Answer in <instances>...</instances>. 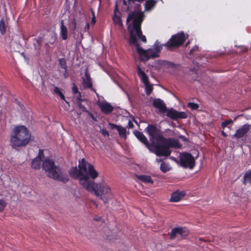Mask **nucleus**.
Here are the masks:
<instances>
[{"label": "nucleus", "instance_id": "f257e3e1", "mask_svg": "<svg viewBox=\"0 0 251 251\" xmlns=\"http://www.w3.org/2000/svg\"><path fill=\"white\" fill-rule=\"evenodd\" d=\"M145 132L148 135L151 143L142 132L135 130L134 134L151 152L157 156L168 157L172 152L171 148H179L180 146L177 140L164 137L163 132L154 125L149 124L145 129Z\"/></svg>", "mask_w": 251, "mask_h": 251}, {"label": "nucleus", "instance_id": "f03ea898", "mask_svg": "<svg viewBox=\"0 0 251 251\" xmlns=\"http://www.w3.org/2000/svg\"><path fill=\"white\" fill-rule=\"evenodd\" d=\"M144 15L141 12L130 11L128 14L126 23L130 36L129 43L136 47L140 59L143 61H147L151 58H153L151 49L147 50L143 49L140 47L137 38L138 37L143 43L147 42L146 37L143 35L141 30V25L144 20Z\"/></svg>", "mask_w": 251, "mask_h": 251}, {"label": "nucleus", "instance_id": "7ed1b4c3", "mask_svg": "<svg viewBox=\"0 0 251 251\" xmlns=\"http://www.w3.org/2000/svg\"><path fill=\"white\" fill-rule=\"evenodd\" d=\"M31 137L30 132L25 126H17L11 133L10 143L13 148L25 147L29 143Z\"/></svg>", "mask_w": 251, "mask_h": 251}, {"label": "nucleus", "instance_id": "20e7f679", "mask_svg": "<svg viewBox=\"0 0 251 251\" xmlns=\"http://www.w3.org/2000/svg\"><path fill=\"white\" fill-rule=\"evenodd\" d=\"M42 168L49 177L55 180L66 183L69 180L67 173L59 166H56L52 159L46 158L43 162Z\"/></svg>", "mask_w": 251, "mask_h": 251}, {"label": "nucleus", "instance_id": "39448f33", "mask_svg": "<svg viewBox=\"0 0 251 251\" xmlns=\"http://www.w3.org/2000/svg\"><path fill=\"white\" fill-rule=\"evenodd\" d=\"M84 188L90 192H94L96 196L100 197L105 203L113 198L110 187L104 182L97 183L90 179Z\"/></svg>", "mask_w": 251, "mask_h": 251}, {"label": "nucleus", "instance_id": "423d86ee", "mask_svg": "<svg viewBox=\"0 0 251 251\" xmlns=\"http://www.w3.org/2000/svg\"><path fill=\"white\" fill-rule=\"evenodd\" d=\"M84 188L90 192H94L96 196L100 197L105 203L113 198L110 187L104 182L97 183L90 179Z\"/></svg>", "mask_w": 251, "mask_h": 251}, {"label": "nucleus", "instance_id": "0eeeda50", "mask_svg": "<svg viewBox=\"0 0 251 251\" xmlns=\"http://www.w3.org/2000/svg\"><path fill=\"white\" fill-rule=\"evenodd\" d=\"M84 188L90 192H94L96 196L100 197L105 203L113 198L110 187L104 182L97 183L90 179Z\"/></svg>", "mask_w": 251, "mask_h": 251}, {"label": "nucleus", "instance_id": "6e6552de", "mask_svg": "<svg viewBox=\"0 0 251 251\" xmlns=\"http://www.w3.org/2000/svg\"><path fill=\"white\" fill-rule=\"evenodd\" d=\"M188 35L183 31H181L171 36L167 42L163 44L168 50L174 51L176 49L181 46L188 38Z\"/></svg>", "mask_w": 251, "mask_h": 251}, {"label": "nucleus", "instance_id": "1a4fd4ad", "mask_svg": "<svg viewBox=\"0 0 251 251\" xmlns=\"http://www.w3.org/2000/svg\"><path fill=\"white\" fill-rule=\"evenodd\" d=\"M78 168L83 171L84 175H87L89 177V179H93L97 178L99 176V173L95 169L94 166L87 161L84 158H82L79 161Z\"/></svg>", "mask_w": 251, "mask_h": 251}, {"label": "nucleus", "instance_id": "9d476101", "mask_svg": "<svg viewBox=\"0 0 251 251\" xmlns=\"http://www.w3.org/2000/svg\"><path fill=\"white\" fill-rule=\"evenodd\" d=\"M83 172L82 170L79 168L77 169V168L75 167H72L69 173L72 177L78 179L79 184L84 188L90 179L88 175H84Z\"/></svg>", "mask_w": 251, "mask_h": 251}, {"label": "nucleus", "instance_id": "9b49d317", "mask_svg": "<svg viewBox=\"0 0 251 251\" xmlns=\"http://www.w3.org/2000/svg\"><path fill=\"white\" fill-rule=\"evenodd\" d=\"M180 165L184 168H189L190 169H193L195 166V160L194 157L190 153L185 152L180 155Z\"/></svg>", "mask_w": 251, "mask_h": 251}, {"label": "nucleus", "instance_id": "f8f14e48", "mask_svg": "<svg viewBox=\"0 0 251 251\" xmlns=\"http://www.w3.org/2000/svg\"><path fill=\"white\" fill-rule=\"evenodd\" d=\"M188 234L189 231L186 228L180 227H175L172 229L169 234L170 239L172 240L177 237L178 240H181L186 238Z\"/></svg>", "mask_w": 251, "mask_h": 251}, {"label": "nucleus", "instance_id": "ddd939ff", "mask_svg": "<svg viewBox=\"0 0 251 251\" xmlns=\"http://www.w3.org/2000/svg\"><path fill=\"white\" fill-rule=\"evenodd\" d=\"M167 116L173 120L186 119L187 117V114L185 112H178L173 108L169 110L167 109Z\"/></svg>", "mask_w": 251, "mask_h": 251}, {"label": "nucleus", "instance_id": "4468645a", "mask_svg": "<svg viewBox=\"0 0 251 251\" xmlns=\"http://www.w3.org/2000/svg\"><path fill=\"white\" fill-rule=\"evenodd\" d=\"M251 125L249 124H245L240 127L234 135H232V138H235L236 139H239L245 136L251 129Z\"/></svg>", "mask_w": 251, "mask_h": 251}, {"label": "nucleus", "instance_id": "2eb2a0df", "mask_svg": "<svg viewBox=\"0 0 251 251\" xmlns=\"http://www.w3.org/2000/svg\"><path fill=\"white\" fill-rule=\"evenodd\" d=\"M152 104L161 113H164L167 111V108L163 100L160 99H155L153 101Z\"/></svg>", "mask_w": 251, "mask_h": 251}, {"label": "nucleus", "instance_id": "dca6fc26", "mask_svg": "<svg viewBox=\"0 0 251 251\" xmlns=\"http://www.w3.org/2000/svg\"><path fill=\"white\" fill-rule=\"evenodd\" d=\"M99 106L100 108L101 111L105 115L110 114L114 109L113 106L107 102L100 103Z\"/></svg>", "mask_w": 251, "mask_h": 251}, {"label": "nucleus", "instance_id": "f3484780", "mask_svg": "<svg viewBox=\"0 0 251 251\" xmlns=\"http://www.w3.org/2000/svg\"><path fill=\"white\" fill-rule=\"evenodd\" d=\"M111 129H116L118 131L119 136L124 138H126V129L125 127H122L121 126L117 125L114 124H109Z\"/></svg>", "mask_w": 251, "mask_h": 251}, {"label": "nucleus", "instance_id": "a211bd4d", "mask_svg": "<svg viewBox=\"0 0 251 251\" xmlns=\"http://www.w3.org/2000/svg\"><path fill=\"white\" fill-rule=\"evenodd\" d=\"M185 195L184 191H176L172 193L170 201L171 202L179 201Z\"/></svg>", "mask_w": 251, "mask_h": 251}, {"label": "nucleus", "instance_id": "6ab92c4d", "mask_svg": "<svg viewBox=\"0 0 251 251\" xmlns=\"http://www.w3.org/2000/svg\"><path fill=\"white\" fill-rule=\"evenodd\" d=\"M60 36L63 40H66L68 38V28L64 25V22L63 20L60 21Z\"/></svg>", "mask_w": 251, "mask_h": 251}, {"label": "nucleus", "instance_id": "aec40b11", "mask_svg": "<svg viewBox=\"0 0 251 251\" xmlns=\"http://www.w3.org/2000/svg\"><path fill=\"white\" fill-rule=\"evenodd\" d=\"M86 78H83V86L85 89L93 88L92 78L87 72L85 73Z\"/></svg>", "mask_w": 251, "mask_h": 251}, {"label": "nucleus", "instance_id": "412c9836", "mask_svg": "<svg viewBox=\"0 0 251 251\" xmlns=\"http://www.w3.org/2000/svg\"><path fill=\"white\" fill-rule=\"evenodd\" d=\"M137 74L140 77L141 81L144 84H146L149 82V77L142 70L141 68L138 66L137 68Z\"/></svg>", "mask_w": 251, "mask_h": 251}, {"label": "nucleus", "instance_id": "4be33fe9", "mask_svg": "<svg viewBox=\"0 0 251 251\" xmlns=\"http://www.w3.org/2000/svg\"><path fill=\"white\" fill-rule=\"evenodd\" d=\"M242 182L244 185L251 184V169L247 171L244 176Z\"/></svg>", "mask_w": 251, "mask_h": 251}, {"label": "nucleus", "instance_id": "5701e85b", "mask_svg": "<svg viewBox=\"0 0 251 251\" xmlns=\"http://www.w3.org/2000/svg\"><path fill=\"white\" fill-rule=\"evenodd\" d=\"M138 179L144 183H150L153 184V181L151 179V177L150 176L147 175H139L137 176Z\"/></svg>", "mask_w": 251, "mask_h": 251}, {"label": "nucleus", "instance_id": "b1692460", "mask_svg": "<svg viewBox=\"0 0 251 251\" xmlns=\"http://www.w3.org/2000/svg\"><path fill=\"white\" fill-rule=\"evenodd\" d=\"M156 1L153 0H147L145 3V8L147 11H150L155 6Z\"/></svg>", "mask_w": 251, "mask_h": 251}, {"label": "nucleus", "instance_id": "393cba45", "mask_svg": "<svg viewBox=\"0 0 251 251\" xmlns=\"http://www.w3.org/2000/svg\"><path fill=\"white\" fill-rule=\"evenodd\" d=\"M163 45H156L154 49H151L153 53V58L159 57V54L162 50Z\"/></svg>", "mask_w": 251, "mask_h": 251}, {"label": "nucleus", "instance_id": "a878e982", "mask_svg": "<svg viewBox=\"0 0 251 251\" xmlns=\"http://www.w3.org/2000/svg\"><path fill=\"white\" fill-rule=\"evenodd\" d=\"M42 161V160L35 157L32 161L31 167L35 169H40Z\"/></svg>", "mask_w": 251, "mask_h": 251}, {"label": "nucleus", "instance_id": "bb28decb", "mask_svg": "<svg viewBox=\"0 0 251 251\" xmlns=\"http://www.w3.org/2000/svg\"><path fill=\"white\" fill-rule=\"evenodd\" d=\"M6 25L3 19H1L0 21V34L3 35L6 32Z\"/></svg>", "mask_w": 251, "mask_h": 251}, {"label": "nucleus", "instance_id": "cd10ccee", "mask_svg": "<svg viewBox=\"0 0 251 251\" xmlns=\"http://www.w3.org/2000/svg\"><path fill=\"white\" fill-rule=\"evenodd\" d=\"M54 92L58 95L62 100H64L66 103H68V102L66 100L65 97L62 92L60 91V89L55 86L54 89Z\"/></svg>", "mask_w": 251, "mask_h": 251}, {"label": "nucleus", "instance_id": "c85d7f7f", "mask_svg": "<svg viewBox=\"0 0 251 251\" xmlns=\"http://www.w3.org/2000/svg\"><path fill=\"white\" fill-rule=\"evenodd\" d=\"M145 90L146 93L147 95L149 96L151 94L153 90V86L151 84H150V82L148 83L145 84Z\"/></svg>", "mask_w": 251, "mask_h": 251}, {"label": "nucleus", "instance_id": "c756f323", "mask_svg": "<svg viewBox=\"0 0 251 251\" xmlns=\"http://www.w3.org/2000/svg\"><path fill=\"white\" fill-rule=\"evenodd\" d=\"M113 20L115 24L119 25H123L122 21L120 16L115 14L113 17Z\"/></svg>", "mask_w": 251, "mask_h": 251}, {"label": "nucleus", "instance_id": "7c9ffc66", "mask_svg": "<svg viewBox=\"0 0 251 251\" xmlns=\"http://www.w3.org/2000/svg\"><path fill=\"white\" fill-rule=\"evenodd\" d=\"M160 170L163 173H166L170 171V168L169 165L165 162H162L160 165Z\"/></svg>", "mask_w": 251, "mask_h": 251}, {"label": "nucleus", "instance_id": "2f4dec72", "mask_svg": "<svg viewBox=\"0 0 251 251\" xmlns=\"http://www.w3.org/2000/svg\"><path fill=\"white\" fill-rule=\"evenodd\" d=\"M59 65L60 66V67L62 69H63L64 70H66V69L67 68L66 61L65 58H60L59 59Z\"/></svg>", "mask_w": 251, "mask_h": 251}, {"label": "nucleus", "instance_id": "473e14b6", "mask_svg": "<svg viewBox=\"0 0 251 251\" xmlns=\"http://www.w3.org/2000/svg\"><path fill=\"white\" fill-rule=\"evenodd\" d=\"M188 107L191 108L192 110H197L199 108V105L198 104L189 102L187 104Z\"/></svg>", "mask_w": 251, "mask_h": 251}, {"label": "nucleus", "instance_id": "72a5a7b5", "mask_svg": "<svg viewBox=\"0 0 251 251\" xmlns=\"http://www.w3.org/2000/svg\"><path fill=\"white\" fill-rule=\"evenodd\" d=\"M233 123V121L232 120H226L221 123V126L223 129H224L226 127H227L229 125H231Z\"/></svg>", "mask_w": 251, "mask_h": 251}, {"label": "nucleus", "instance_id": "f704fd0d", "mask_svg": "<svg viewBox=\"0 0 251 251\" xmlns=\"http://www.w3.org/2000/svg\"><path fill=\"white\" fill-rule=\"evenodd\" d=\"M6 202L3 199L0 200V212H2L5 206H6Z\"/></svg>", "mask_w": 251, "mask_h": 251}, {"label": "nucleus", "instance_id": "c9c22d12", "mask_svg": "<svg viewBox=\"0 0 251 251\" xmlns=\"http://www.w3.org/2000/svg\"><path fill=\"white\" fill-rule=\"evenodd\" d=\"M77 106L78 108L83 112H88V110H87L86 107L81 103V102H77Z\"/></svg>", "mask_w": 251, "mask_h": 251}, {"label": "nucleus", "instance_id": "e433bc0d", "mask_svg": "<svg viewBox=\"0 0 251 251\" xmlns=\"http://www.w3.org/2000/svg\"><path fill=\"white\" fill-rule=\"evenodd\" d=\"M44 157H45V156H44L43 150L42 149H40L39 151L38 154L36 157V158L42 160L44 158Z\"/></svg>", "mask_w": 251, "mask_h": 251}, {"label": "nucleus", "instance_id": "4c0bfd02", "mask_svg": "<svg viewBox=\"0 0 251 251\" xmlns=\"http://www.w3.org/2000/svg\"><path fill=\"white\" fill-rule=\"evenodd\" d=\"M199 47L196 45L190 50L189 54L190 55H193L195 52L198 51L199 50Z\"/></svg>", "mask_w": 251, "mask_h": 251}, {"label": "nucleus", "instance_id": "58836bf2", "mask_svg": "<svg viewBox=\"0 0 251 251\" xmlns=\"http://www.w3.org/2000/svg\"><path fill=\"white\" fill-rule=\"evenodd\" d=\"M72 92L74 94H79L80 92L78 91V88L75 83H73V86L72 87Z\"/></svg>", "mask_w": 251, "mask_h": 251}, {"label": "nucleus", "instance_id": "ea45409f", "mask_svg": "<svg viewBox=\"0 0 251 251\" xmlns=\"http://www.w3.org/2000/svg\"><path fill=\"white\" fill-rule=\"evenodd\" d=\"M89 116L91 118V119L95 122H96L97 121V118L96 117L94 116V114H93L91 112H90L89 111H88V112H87Z\"/></svg>", "mask_w": 251, "mask_h": 251}, {"label": "nucleus", "instance_id": "a19ab883", "mask_svg": "<svg viewBox=\"0 0 251 251\" xmlns=\"http://www.w3.org/2000/svg\"><path fill=\"white\" fill-rule=\"evenodd\" d=\"M101 133L105 136L109 135V132L106 129H102L101 130Z\"/></svg>", "mask_w": 251, "mask_h": 251}, {"label": "nucleus", "instance_id": "79ce46f5", "mask_svg": "<svg viewBox=\"0 0 251 251\" xmlns=\"http://www.w3.org/2000/svg\"><path fill=\"white\" fill-rule=\"evenodd\" d=\"M133 126L134 125L132 123V122L130 120H129L127 127H128V128H132V127H133Z\"/></svg>", "mask_w": 251, "mask_h": 251}, {"label": "nucleus", "instance_id": "37998d69", "mask_svg": "<svg viewBox=\"0 0 251 251\" xmlns=\"http://www.w3.org/2000/svg\"><path fill=\"white\" fill-rule=\"evenodd\" d=\"M63 75L64 77L65 78L68 77L69 73L67 71V68L66 69V70H64V73H63Z\"/></svg>", "mask_w": 251, "mask_h": 251}, {"label": "nucleus", "instance_id": "c03bdc74", "mask_svg": "<svg viewBox=\"0 0 251 251\" xmlns=\"http://www.w3.org/2000/svg\"><path fill=\"white\" fill-rule=\"evenodd\" d=\"M78 94V98H77L76 100H77V101L78 100V101H80V102H81V101H82V100H82V99H81V93H79V94Z\"/></svg>", "mask_w": 251, "mask_h": 251}, {"label": "nucleus", "instance_id": "a18cd8bd", "mask_svg": "<svg viewBox=\"0 0 251 251\" xmlns=\"http://www.w3.org/2000/svg\"><path fill=\"white\" fill-rule=\"evenodd\" d=\"M91 23L93 24H95L96 23V19L94 15L92 19Z\"/></svg>", "mask_w": 251, "mask_h": 251}, {"label": "nucleus", "instance_id": "49530a36", "mask_svg": "<svg viewBox=\"0 0 251 251\" xmlns=\"http://www.w3.org/2000/svg\"><path fill=\"white\" fill-rule=\"evenodd\" d=\"M73 30H75L76 28V23L75 21L73 22Z\"/></svg>", "mask_w": 251, "mask_h": 251}, {"label": "nucleus", "instance_id": "de8ad7c7", "mask_svg": "<svg viewBox=\"0 0 251 251\" xmlns=\"http://www.w3.org/2000/svg\"><path fill=\"white\" fill-rule=\"evenodd\" d=\"M221 134L224 136L225 137H226L227 136V135L225 132V131H224V130L223 131H222L221 132Z\"/></svg>", "mask_w": 251, "mask_h": 251}, {"label": "nucleus", "instance_id": "09e8293b", "mask_svg": "<svg viewBox=\"0 0 251 251\" xmlns=\"http://www.w3.org/2000/svg\"><path fill=\"white\" fill-rule=\"evenodd\" d=\"M100 218H101L100 217H97L95 218L94 219V220H95L96 221H98L100 219Z\"/></svg>", "mask_w": 251, "mask_h": 251}, {"label": "nucleus", "instance_id": "8fccbe9b", "mask_svg": "<svg viewBox=\"0 0 251 251\" xmlns=\"http://www.w3.org/2000/svg\"><path fill=\"white\" fill-rule=\"evenodd\" d=\"M128 1L129 3H131V2L133 3L135 1H137V0H128Z\"/></svg>", "mask_w": 251, "mask_h": 251}, {"label": "nucleus", "instance_id": "3c124183", "mask_svg": "<svg viewBox=\"0 0 251 251\" xmlns=\"http://www.w3.org/2000/svg\"><path fill=\"white\" fill-rule=\"evenodd\" d=\"M190 44V41H188L186 44V47H187Z\"/></svg>", "mask_w": 251, "mask_h": 251}, {"label": "nucleus", "instance_id": "603ef678", "mask_svg": "<svg viewBox=\"0 0 251 251\" xmlns=\"http://www.w3.org/2000/svg\"><path fill=\"white\" fill-rule=\"evenodd\" d=\"M156 160H157V161H158V162H160V161H162V160H161V159H157V158L156 159Z\"/></svg>", "mask_w": 251, "mask_h": 251}, {"label": "nucleus", "instance_id": "864d4df0", "mask_svg": "<svg viewBox=\"0 0 251 251\" xmlns=\"http://www.w3.org/2000/svg\"><path fill=\"white\" fill-rule=\"evenodd\" d=\"M55 41V39L54 40V41L50 43V44H51V45L53 44Z\"/></svg>", "mask_w": 251, "mask_h": 251}, {"label": "nucleus", "instance_id": "5fc2aeb1", "mask_svg": "<svg viewBox=\"0 0 251 251\" xmlns=\"http://www.w3.org/2000/svg\"><path fill=\"white\" fill-rule=\"evenodd\" d=\"M144 0H137V1L138 2H141V1H144Z\"/></svg>", "mask_w": 251, "mask_h": 251}, {"label": "nucleus", "instance_id": "6e6d98bb", "mask_svg": "<svg viewBox=\"0 0 251 251\" xmlns=\"http://www.w3.org/2000/svg\"><path fill=\"white\" fill-rule=\"evenodd\" d=\"M37 43H39V44L40 43H39V40H37Z\"/></svg>", "mask_w": 251, "mask_h": 251}, {"label": "nucleus", "instance_id": "4d7b16f0", "mask_svg": "<svg viewBox=\"0 0 251 251\" xmlns=\"http://www.w3.org/2000/svg\"><path fill=\"white\" fill-rule=\"evenodd\" d=\"M87 26H88V27H89V24H87Z\"/></svg>", "mask_w": 251, "mask_h": 251}]
</instances>
